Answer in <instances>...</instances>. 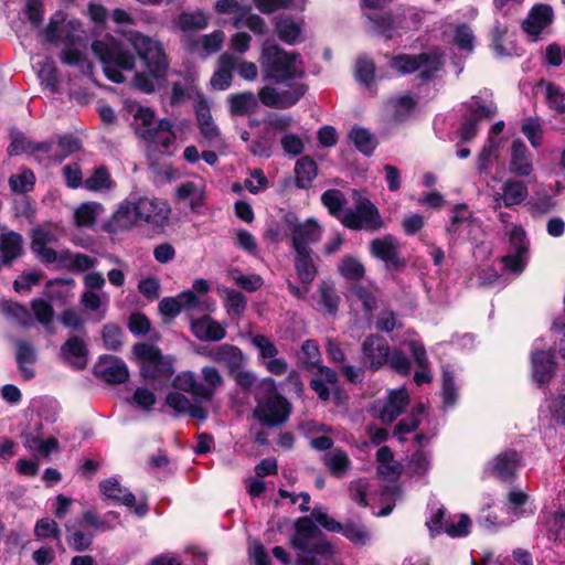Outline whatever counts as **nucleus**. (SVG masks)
Returning a JSON list of instances; mask_svg holds the SVG:
<instances>
[{"label": "nucleus", "mask_w": 565, "mask_h": 565, "mask_svg": "<svg viewBox=\"0 0 565 565\" xmlns=\"http://www.w3.org/2000/svg\"><path fill=\"white\" fill-rule=\"evenodd\" d=\"M391 345L388 341L380 334L371 333L365 337L361 344V365L376 372L388 363Z\"/></svg>", "instance_id": "9"}, {"label": "nucleus", "mask_w": 565, "mask_h": 565, "mask_svg": "<svg viewBox=\"0 0 565 565\" xmlns=\"http://www.w3.org/2000/svg\"><path fill=\"white\" fill-rule=\"evenodd\" d=\"M164 403L178 414H189L192 418L205 420L209 416L207 409L200 404H191L190 399L180 392H169Z\"/></svg>", "instance_id": "22"}, {"label": "nucleus", "mask_w": 565, "mask_h": 565, "mask_svg": "<svg viewBox=\"0 0 565 565\" xmlns=\"http://www.w3.org/2000/svg\"><path fill=\"white\" fill-rule=\"evenodd\" d=\"M88 354L87 344L82 338L76 335L70 337L60 349L62 360L76 371L87 367Z\"/></svg>", "instance_id": "15"}, {"label": "nucleus", "mask_w": 565, "mask_h": 565, "mask_svg": "<svg viewBox=\"0 0 565 565\" xmlns=\"http://www.w3.org/2000/svg\"><path fill=\"white\" fill-rule=\"evenodd\" d=\"M553 9L550 4H534L521 24L522 30L529 35L537 38L553 22Z\"/></svg>", "instance_id": "18"}, {"label": "nucleus", "mask_w": 565, "mask_h": 565, "mask_svg": "<svg viewBox=\"0 0 565 565\" xmlns=\"http://www.w3.org/2000/svg\"><path fill=\"white\" fill-rule=\"evenodd\" d=\"M192 331L196 338L205 341H220L226 335V330L210 316L193 320Z\"/></svg>", "instance_id": "28"}, {"label": "nucleus", "mask_w": 565, "mask_h": 565, "mask_svg": "<svg viewBox=\"0 0 565 565\" xmlns=\"http://www.w3.org/2000/svg\"><path fill=\"white\" fill-rule=\"evenodd\" d=\"M306 65L301 55L285 51V108L296 105L308 92Z\"/></svg>", "instance_id": "6"}, {"label": "nucleus", "mask_w": 565, "mask_h": 565, "mask_svg": "<svg viewBox=\"0 0 565 565\" xmlns=\"http://www.w3.org/2000/svg\"><path fill=\"white\" fill-rule=\"evenodd\" d=\"M170 212L171 210L166 203L157 200H141L135 205L137 218L157 227H163L168 223Z\"/></svg>", "instance_id": "17"}, {"label": "nucleus", "mask_w": 565, "mask_h": 565, "mask_svg": "<svg viewBox=\"0 0 565 565\" xmlns=\"http://www.w3.org/2000/svg\"><path fill=\"white\" fill-rule=\"evenodd\" d=\"M198 189L194 182L186 181L181 183L175 190V196L178 201H185L191 199L190 207L195 210L203 205V199L201 195H196Z\"/></svg>", "instance_id": "50"}, {"label": "nucleus", "mask_w": 565, "mask_h": 565, "mask_svg": "<svg viewBox=\"0 0 565 565\" xmlns=\"http://www.w3.org/2000/svg\"><path fill=\"white\" fill-rule=\"evenodd\" d=\"M513 558L511 559L508 556L499 555L495 561L491 559L490 556H487L483 559V565H533L532 555L529 551L516 548L513 551Z\"/></svg>", "instance_id": "40"}, {"label": "nucleus", "mask_w": 565, "mask_h": 565, "mask_svg": "<svg viewBox=\"0 0 565 565\" xmlns=\"http://www.w3.org/2000/svg\"><path fill=\"white\" fill-rule=\"evenodd\" d=\"M408 403L409 397L405 390L392 391L387 402L380 412V420L385 425L392 424L405 412Z\"/></svg>", "instance_id": "25"}, {"label": "nucleus", "mask_w": 565, "mask_h": 565, "mask_svg": "<svg viewBox=\"0 0 565 565\" xmlns=\"http://www.w3.org/2000/svg\"><path fill=\"white\" fill-rule=\"evenodd\" d=\"M509 242L515 254L525 255L529 250V241L522 226H514L509 236Z\"/></svg>", "instance_id": "64"}, {"label": "nucleus", "mask_w": 565, "mask_h": 565, "mask_svg": "<svg viewBox=\"0 0 565 565\" xmlns=\"http://www.w3.org/2000/svg\"><path fill=\"white\" fill-rule=\"evenodd\" d=\"M296 535L291 539V545L297 550H306L308 542L316 537L320 530L309 516H300L295 523Z\"/></svg>", "instance_id": "29"}, {"label": "nucleus", "mask_w": 565, "mask_h": 565, "mask_svg": "<svg viewBox=\"0 0 565 565\" xmlns=\"http://www.w3.org/2000/svg\"><path fill=\"white\" fill-rule=\"evenodd\" d=\"M35 319L44 327H49L54 318V309L50 301L35 298L30 303Z\"/></svg>", "instance_id": "46"}, {"label": "nucleus", "mask_w": 565, "mask_h": 565, "mask_svg": "<svg viewBox=\"0 0 565 565\" xmlns=\"http://www.w3.org/2000/svg\"><path fill=\"white\" fill-rule=\"evenodd\" d=\"M104 347L109 351H119L122 347V329L115 323H106L102 330Z\"/></svg>", "instance_id": "44"}, {"label": "nucleus", "mask_w": 565, "mask_h": 565, "mask_svg": "<svg viewBox=\"0 0 565 565\" xmlns=\"http://www.w3.org/2000/svg\"><path fill=\"white\" fill-rule=\"evenodd\" d=\"M339 275L348 281L359 282L365 277V266L352 255H344L338 264Z\"/></svg>", "instance_id": "34"}, {"label": "nucleus", "mask_w": 565, "mask_h": 565, "mask_svg": "<svg viewBox=\"0 0 565 565\" xmlns=\"http://www.w3.org/2000/svg\"><path fill=\"white\" fill-rule=\"evenodd\" d=\"M350 291L362 303L363 311L372 312L376 309L377 299L367 287L362 285H353L350 288Z\"/></svg>", "instance_id": "56"}, {"label": "nucleus", "mask_w": 565, "mask_h": 565, "mask_svg": "<svg viewBox=\"0 0 565 565\" xmlns=\"http://www.w3.org/2000/svg\"><path fill=\"white\" fill-rule=\"evenodd\" d=\"M548 539L554 542L565 541V511H556L547 520Z\"/></svg>", "instance_id": "49"}, {"label": "nucleus", "mask_w": 565, "mask_h": 565, "mask_svg": "<svg viewBox=\"0 0 565 565\" xmlns=\"http://www.w3.org/2000/svg\"><path fill=\"white\" fill-rule=\"evenodd\" d=\"M33 141L29 140L22 132L11 135V142L7 148L10 157L20 156L23 152L30 153Z\"/></svg>", "instance_id": "61"}, {"label": "nucleus", "mask_w": 565, "mask_h": 565, "mask_svg": "<svg viewBox=\"0 0 565 565\" xmlns=\"http://www.w3.org/2000/svg\"><path fill=\"white\" fill-rule=\"evenodd\" d=\"M321 203L328 210V213L340 220L342 217V211L347 203L345 195L338 189H328L321 194Z\"/></svg>", "instance_id": "37"}, {"label": "nucleus", "mask_w": 565, "mask_h": 565, "mask_svg": "<svg viewBox=\"0 0 565 565\" xmlns=\"http://www.w3.org/2000/svg\"><path fill=\"white\" fill-rule=\"evenodd\" d=\"M136 132L142 140L154 142L160 134H171L174 131L172 121L169 118H161L152 129H137Z\"/></svg>", "instance_id": "51"}, {"label": "nucleus", "mask_w": 565, "mask_h": 565, "mask_svg": "<svg viewBox=\"0 0 565 565\" xmlns=\"http://www.w3.org/2000/svg\"><path fill=\"white\" fill-rule=\"evenodd\" d=\"M0 253L2 265L11 267L13 260L23 255L22 235L14 231L0 234Z\"/></svg>", "instance_id": "21"}, {"label": "nucleus", "mask_w": 565, "mask_h": 565, "mask_svg": "<svg viewBox=\"0 0 565 565\" xmlns=\"http://www.w3.org/2000/svg\"><path fill=\"white\" fill-rule=\"evenodd\" d=\"M471 520L467 514H460L458 522H454L448 518L445 521V527L441 529V534H447L450 537H465L470 533Z\"/></svg>", "instance_id": "48"}, {"label": "nucleus", "mask_w": 565, "mask_h": 565, "mask_svg": "<svg viewBox=\"0 0 565 565\" xmlns=\"http://www.w3.org/2000/svg\"><path fill=\"white\" fill-rule=\"evenodd\" d=\"M424 413V406L419 404L405 418L401 419L394 428V436L415 431L420 425L419 416Z\"/></svg>", "instance_id": "52"}, {"label": "nucleus", "mask_w": 565, "mask_h": 565, "mask_svg": "<svg viewBox=\"0 0 565 565\" xmlns=\"http://www.w3.org/2000/svg\"><path fill=\"white\" fill-rule=\"evenodd\" d=\"M34 533L40 539L60 540L61 537V530L57 523L50 518L39 520L35 524Z\"/></svg>", "instance_id": "58"}, {"label": "nucleus", "mask_w": 565, "mask_h": 565, "mask_svg": "<svg viewBox=\"0 0 565 565\" xmlns=\"http://www.w3.org/2000/svg\"><path fill=\"white\" fill-rule=\"evenodd\" d=\"M295 269L301 284H312L318 268L312 258V250H295Z\"/></svg>", "instance_id": "31"}, {"label": "nucleus", "mask_w": 565, "mask_h": 565, "mask_svg": "<svg viewBox=\"0 0 565 565\" xmlns=\"http://www.w3.org/2000/svg\"><path fill=\"white\" fill-rule=\"evenodd\" d=\"M508 33V28L495 21L491 30V49L500 57L510 55L503 45L504 38Z\"/></svg>", "instance_id": "55"}, {"label": "nucleus", "mask_w": 565, "mask_h": 565, "mask_svg": "<svg viewBox=\"0 0 565 565\" xmlns=\"http://www.w3.org/2000/svg\"><path fill=\"white\" fill-rule=\"evenodd\" d=\"M431 61L430 53L411 55L401 53L390 57V67L401 75L412 74Z\"/></svg>", "instance_id": "23"}, {"label": "nucleus", "mask_w": 565, "mask_h": 565, "mask_svg": "<svg viewBox=\"0 0 565 565\" xmlns=\"http://www.w3.org/2000/svg\"><path fill=\"white\" fill-rule=\"evenodd\" d=\"M66 542L71 550L85 552L94 542L95 532H106L111 529L109 523L99 518L95 511L86 510L82 518L73 524H66Z\"/></svg>", "instance_id": "3"}, {"label": "nucleus", "mask_w": 565, "mask_h": 565, "mask_svg": "<svg viewBox=\"0 0 565 565\" xmlns=\"http://www.w3.org/2000/svg\"><path fill=\"white\" fill-rule=\"evenodd\" d=\"M351 461L348 454L341 449H337L333 454L326 458V466L332 476L341 478L350 468Z\"/></svg>", "instance_id": "43"}, {"label": "nucleus", "mask_w": 565, "mask_h": 565, "mask_svg": "<svg viewBox=\"0 0 565 565\" xmlns=\"http://www.w3.org/2000/svg\"><path fill=\"white\" fill-rule=\"evenodd\" d=\"M65 15L62 11H56L43 30L44 39L47 43L56 44L61 40L60 26L64 22Z\"/></svg>", "instance_id": "59"}, {"label": "nucleus", "mask_w": 565, "mask_h": 565, "mask_svg": "<svg viewBox=\"0 0 565 565\" xmlns=\"http://www.w3.org/2000/svg\"><path fill=\"white\" fill-rule=\"evenodd\" d=\"M102 207L97 202H85L81 204L74 214L77 226L90 227L96 223L97 210Z\"/></svg>", "instance_id": "41"}, {"label": "nucleus", "mask_w": 565, "mask_h": 565, "mask_svg": "<svg viewBox=\"0 0 565 565\" xmlns=\"http://www.w3.org/2000/svg\"><path fill=\"white\" fill-rule=\"evenodd\" d=\"M376 66L372 58L367 56L359 57L355 63V78L366 87L371 86L375 79Z\"/></svg>", "instance_id": "42"}, {"label": "nucleus", "mask_w": 565, "mask_h": 565, "mask_svg": "<svg viewBox=\"0 0 565 565\" xmlns=\"http://www.w3.org/2000/svg\"><path fill=\"white\" fill-rule=\"evenodd\" d=\"M74 35L67 33L65 35V43L67 47L61 52L60 58L63 64L70 66H82L86 62V55L78 49L70 47L74 44Z\"/></svg>", "instance_id": "45"}, {"label": "nucleus", "mask_w": 565, "mask_h": 565, "mask_svg": "<svg viewBox=\"0 0 565 565\" xmlns=\"http://www.w3.org/2000/svg\"><path fill=\"white\" fill-rule=\"evenodd\" d=\"M209 358L218 364L227 367V373H233L244 364V355L241 349L232 344H221L209 352Z\"/></svg>", "instance_id": "20"}, {"label": "nucleus", "mask_w": 565, "mask_h": 565, "mask_svg": "<svg viewBox=\"0 0 565 565\" xmlns=\"http://www.w3.org/2000/svg\"><path fill=\"white\" fill-rule=\"evenodd\" d=\"M35 174L31 169H23L18 174H12L9 178V186L14 193H28L31 192L35 184Z\"/></svg>", "instance_id": "39"}, {"label": "nucleus", "mask_w": 565, "mask_h": 565, "mask_svg": "<svg viewBox=\"0 0 565 565\" xmlns=\"http://www.w3.org/2000/svg\"><path fill=\"white\" fill-rule=\"evenodd\" d=\"M370 253L373 257L384 262L388 270H399L406 265L405 259L399 256L396 239L391 234L374 238L370 244Z\"/></svg>", "instance_id": "10"}, {"label": "nucleus", "mask_w": 565, "mask_h": 565, "mask_svg": "<svg viewBox=\"0 0 565 565\" xmlns=\"http://www.w3.org/2000/svg\"><path fill=\"white\" fill-rule=\"evenodd\" d=\"M546 99L548 107L561 114V109L565 107V92L556 84L548 82L546 84Z\"/></svg>", "instance_id": "62"}, {"label": "nucleus", "mask_w": 565, "mask_h": 565, "mask_svg": "<svg viewBox=\"0 0 565 565\" xmlns=\"http://www.w3.org/2000/svg\"><path fill=\"white\" fill-rule=\"evenodd\" d=\"M457 388L454 374L450 371L443 372V402L446 407H451L457 402Z\"/></svg>", "instance_id": "60"}, {"label": "nucleus", "mask_w": 565, "mask_h": 565, "mask_svg": "<svg viewBox=\"0 0 565 565\" xmlns=\"http://www.w3.org/2000/svg\"><path fill=\"white\" fill-rule=\"evenodd\" d=\"M318 174L317 162L309 156L299 158L295 164V184L298 189H309Z\"/></svg>", "instance_id": "30"}, {"label": "nucleus", "mask_w": 565, "mask_h": 565, "mask_svg": "<svg viewBox=\"0 0 565 565\" xmlns=\"http://www.w3.org/2000/svg\"><path fill=\"white\" fill-rule=\"evenodd\" d=\"M15 349V360L21 377L24 381H31L35 377V370L30 365L36 362V351L32 343L24 340H18Z\"/></svg>", "instance_id": "24"}, {"label": "nucleus", "mask_w": 565, "mask_h": 565, "mask_svg": "<svg viewBox=\"0 0 565 565\" xmlns=\"http://www.w3.org/2000/svg\"><path fill=\"white\" fill-rule=\"evenodd\" d=\"M341 224L352 231L364 230L370 233L385 226L377 206L365 196L355 199L354 210H349L342 215Z\"/></svg>", "instance_id": "5"}, {"label": "nucleus", "mask_w": 565, "mask_h": 565, "mask_svg": "<svg viewBox=\"0 0 565 565\" xmlns=\"http://www.w3.org/2000/svg\"><path fill=\"white\" fill-rule=\"evenodd\" d=\"M285 232H289L295 250H310V245L318 242L321 227L315 218L299 221L292 212L285 213Z\"/></svg>", "instance_id": "8"}, {"label": "nucleus", "mask_w": 565, "mask_h": 565, "mask_svg": "<svg viewBox=\"0 0 565 565\" xmlns=\"http://www.w3.org/2000/svg\"><path fill=\"white\" fill-rule=\"evenodd\" d=\"M94 374L109 384H122L129 379L126 363L116 355L104 354L94 366Z\"/></svg>", "instance_id": "12"}, {"label": "nucleus", "mask_w": 565, "mask_h": 565, "mask_svg": "<svg viewBox=\"0 0 565 565\" xmlns=\"http://www.w3.org/2000/svg\"><path fill=\"white\" fill-rule=\"evenodd\" d=\"M100 491L107 498L118 502L121 505L134 509L137 516L143 518L148 513L147 502L136 503V497L128 489L124 488L117 479L108 478L100 482Z\"/></svg>", "instance_id": "11"}, {"label": "nucleus", "mask_w": 565, "mask_h": 565, "mask_svg": "<svg viewBox=\"0 0 565 565\" xmlns=\"http://www.w3.org/2000/svg\"><path fill=\"white\" fill-rule=\"evenodd\" d=\"M302 362L308 370H313L321 363L319 345L315 340H306L301 347Z\"/></svg>", "instance_id": "57"}, {"label": "nucleus", "mask_w": 565, "mask_h": 565, "mask_svg": "<svg viewBox=\"0 0 565 565\" xmlns=\"http://www.w3.org/2000/svg\"><path fill=\"white\" fill-rule=\"evenodd\" d=\"M341 534L356 545H365L370 540L366 526L351 521L344 523Z\"/></svg>", "instance_id": "47"}, {"label": "nucleus", "mask_w": 565, "mask_h": 565, "mask_svg": "<svg viewBox=\"0 0 565 565\" xmlns=\"http://www.w3.org/2000/svg\"><path fill=\"white\" fill-rule=\"evenodd\" d=\"M502 200L505 207L521 204L529 195V190L523 181L508 180L502 185Z\"/></svg>", "instance_id": "35"}, {"label": "nucleus", "mask_w": 565, "mask_h": 565, "mask_svg": "<svg viewBox=\"0 0 565 565\" xmlns=\"http://www.w3.org/2000/svg\"><path fill=\"white\" fill-rule=\"evenodd\" d=\"M454 42L459 50L471 53L475 49V35L466 23L456 26Z\"/></svg>", "instance_id": "53"}, {"label": "nucleus", "mask_w": 565, "mask_h": 565, "mask_svg": "<svg viewBox=\"0 0 565 565\" xmlns=\"http://www.w3.org/2000/svg\"><path fill=\"white\" fill-rule=\"evenodd\" d=\"M134 354L140 361V374L147 380H168L174 370L169 358L163 356L161 350L150 343H136Z\"/></svg>", "instance_id": "4"}, {"label": "nucleus", "mask_w": 565, "mask_h": 565, "mask_svg": "<svg viewBox=\"0 0 565 565\" xmlns=\"http://www.w3.org/2000/svg\"><path fill=\"white\" fill-rule=\"evenodd\" d=\"M390 367L399 375L407 376L411 374L412 363L407 355L399 349L391 350L388 358Z\"/></svg>", "instance_id": "54"}, {"label": "nucleus", "mask_w": 565, "mask_h": 565, "mask_svg": "<svg viewBox=\"0 0 565 565\" xmlns=\"http://www.w3.org/2000/svg\"><path fill=\"white\" fill-rule=\"evenodd\" d=\"M533 169V158L525 142L514 139L511 145L509 171L516 177H529Z\"/></svg>", "instance_id": "19"}, {"label": "nucleus", "mask_w": 565, "mask_h": 565, "mask_svg": "<svg viewBox=\"0 0 565 565\" xmlns=\"http://www.w3.org/2000/svg\"><path fill=\"white\" fill-rule=\"evenodd\" d=\"M228 110L232 116L245 117L255 114L259 107L255 94L250 90L231 94L227 98Z\"/></svg>", "instance_id": "26"}, {"label": "nucleus", "mask_w": 565, "mask_h": 565, "mask_svg": "<svg viewBox=\"0 0 565 565\" xmlns=\"http://www.w3.org/2000/svg\"><path fill=\"white\" fill-rule=\"evenodd\" d=\"M533 380L540 385L548 384L556 374V359L552 350H536L531 354Z\"/></svg>", "instance_id": "14"}, {"label": "nucleus", "mask_w": 565, "mask_h": 565, "mask_svg": "<svg viewBox=\"0 0 565 565\" xmlns=\"http://www.w3.org/2000/svg\"><path fill=\"white\" fill-rule=\"evenodd\" d=\"M348 137L356 150L365 157H371L377 147L376 139L370 130L364 127L354 126L349 131Z\"/></svg>", "instance_id": "32"}, {"label": "nucleus", "mask_w": 565, "mask_h": 565, "mask_svg": "<svg viewBox=\"0 0 565 565\" xmlns=\"http://www.w3.org/2000/svg\"><path fill=\"white\" fill-rule=\"evenodd\" d=\"M111 184L110 173L105 166L95 168L92 175L84 181V188L94 192L110 189Z\"/></svg>", "instance_id": "38"}, {"label": "nucleus", "mask_w": 565, "mask_h": 565, "mask_svg": "<svg viewBox=\"0 0 565 565\" xmlns=\"http://www.w3.org/2000/svg\"><path fill=\"white\" fill-rule=\"evenodd\" d=\"M175 24L181 31L185 33L193 32L205 29L209 24V18L201 10H196L194 12L184 11L178 15Z\"/></svg>", "instance_id": "36"}, {"label": "nucleus", "mask_w": 565, "mask_h": 565, "mask_svg": "<svg viewBox=\"0 0 565 565\" xmlns=\"http://www.w3.org/2000/svg\"><path fill=\"white\" fill-rule=\"evenodd\" d=\"M90 47L103 66H115L122 71H132L136 66L135 54L110 35L103 40H94Z\"/></svg>", "instance_id": "7"}, {"label": "nucleus", "mask_w": 565, "mask_h": 565, "mask_svg": "<svg viewBox=\"0 0 565 565\" xmlns=\"http://www.w3.org/2000/svg\"><path fill=\"white\" fill-rule=\"evenodd\" d=\"M195 115L199 130L204 139L214 141L220 138L221 132L215 125L210 106L206 100L200 99L195 106Z\"/></svg>", "instance_id": "27"}, {"label": "nucleus", "mask_w": 565, "mask_h": 565, "mask_svg": "<svg viewBox=\"0 0 565 565\" xmlns=\"http://www.w3.org/2000/svg\"><path fill=\"white\" fill-rule=\"evenodd\" d=\"M319 300L318 305L330 316H335L339 310L341 301L340 296L337 294L333 281L322 280L318 288Z\"/></svg>", "instance_id": "33"}, {"label": "nucleus", "mask_w": 565, "mask_h": 565, "mask_svg": "<svg viewBox=\"0 0 565 565\" xmlns=\"http://www.w3.org/2000/svg\"><path fill=\"white\" fill-rule=\"evenodd\" d=\"M520 467V456L516 450L508 449L489 463L490 475L501 481H510L516 477Z\"/></svg>", "instance_id": "16"}, {"label": "nucleus", "mask_w": 565, "mask_h": 565, "mask_svg": "<svg viewBox=\"0 0 565 565\" xmlns=\"http://www.w3.org/2000/svg\"><path fill=\"white\" fill-rule=\"evenodd\" d=\"M130 42L146 67V71L134 74L131 86L140 93L153 94L157 83L167 79L170 67L164 47L159 41L140 32L132 33Z\"/></svg>", "instance_id": "1"}, {"label": "nucleus", "mask_w": 565, "mask_h": 565, "mask_svg": "<svg viewBox=\"0 0 565 565\" xmlns=\"http://www.w3.org/2000/svg\"><path fill=\"white\" fill-rule=\"evenodd\" d=\"M128 328L137 337L145 335L150 331L151 322L142 312H134L129 317Z\"/></svg>", "instance_id": "63"}, {"label": "nucleus", "mask_w": 565, "mask_h": 565, "mask_svg": "<svg viewBox=\"0 0 565 565\" xmlns=\"http://www.w3.org/2000/svg\"><path fill=\"white\" fill-rule=\"evenodd\" d=\"M371 24V30L376 35L386 41L393 40L399 35L398 30L403 29L405 18L401 14H394L392 11L365 14Z\"/></svg>", "instance_id": "13"}, {"label": "nucleus", "mask_w": 565, "mask_h": 565, "mask_svg": "<svg viewBox=\"0 0 565 565\" xmlns=\"http://www.w3.org/2000/svg\"><path fill=\"white\" fill-rule=\"evenodd\" d=\"M256 406L252 416L263 426L274 428L282 425V394L271 377H265L255 393Z\"/></svg>", "instance_id": "2"}]
</instances>
